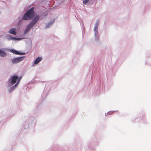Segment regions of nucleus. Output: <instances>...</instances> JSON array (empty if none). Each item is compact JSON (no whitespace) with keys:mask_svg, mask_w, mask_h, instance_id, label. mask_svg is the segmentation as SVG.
Listing matches in <instances>:
<instances>
[{"mask_svg":"<svg viewBox=\"0 0 151 151\" xmlns=\"http://www.w3.org/2000/svg\"><path fill=\"white\" fill-rule=\"evenodd\" d=\"M24 58V57L15 58L12 60V61L13 63H17L22 61Z\"/></svg>","mask_w":151,"mask_h":151,"instance_id":"2","label":"nucleus"},{"mask_svg":"<svg viewBox=\"0 0 151 151\" xmlns=\"http://www.w3.org/2000/svg\"><path fill=\"white\" fill-rule=\"evenodd\" d=\"M89 1V0H85L83 2V3L84 4H86Z\"/></svg>","mask_w":151,"mask_h":151,"instance_id":"10","label":"nucleus"},{"mask_svg":"<svg viewBox=\"0 0 151 151\" xmlns=\"http://www.w3.org/2000/svg\"><path fill=\"white\" fill-rule=\"evenodd\" d=\"M39 19L40 16L39 15H37L34 18L32 21L30 23L34 26L39 20Z\"/></svg>","mask_w":151,"mask_h":151,"instance_id":"3","label":"nucleus"},{"mask_svg":"<svg viewBox=\"0 0 151 151\" xmlns=\"http://www.w3.org/2000/svg\"><path fill=\"white\" fill-rule=\"evenodd\" d=\"M48 27V25H47V26H46V27H45L46 28H47Z\"/></svg>","mask_w":151,"mask_h":151,"instance_id":"13","label":"nucleus"},{"mask_svg":"<svg viewBox=\"0 0 151 151\" xmlns=\"http://www.w3.org/2000/svg\"><path fill=\"white\" fill-rule=\"evenodd\" d=\"M16 29L15 28H12L9 31V33L14 35H16Z\"/></svg>","mask_w":151,"mask_h":151,"instance_id":"9","label":"nucleus"},{"mask_svg":"<svg viewBox=\"0 0 151 151\" xmlns=\"http://www.w3.org/2000/svg\"><path fill=\"white\" fill-rule=\"evenodd\" d=\"M20 80V78L19 79V80H18V82H17V83H16V84L14 85V87H15L17 86V85L18 84V83H19V81Z\"/></svg>","mask_w":151,"mask_h":151,"instance_id":"11","label":"nucleus"},{"mask_svg":"<svg viewBox=\"0 0 151 151\" xmlns=\"http://www.w3.org/2000/svg\"><path fill=\"white\" fill-rule=\"evenodd\" d=\"M34 8L32 7L29 9L24 15L22 18L24 20H29L32 18L35 14V12L34 11Z\"/></svg>","mask_w":151,"mask_h":151,"instance_id":"1","label":"nucleus"},{"mask_svg":"<svg viewBox=\"0 0 151 151\" xmlns=\"http://www.w3.org/2000/svg\"><path fill=\"white\" fill-rule=\"evenodd\" d=\"M33 27V26L30 23H29L26 27L25 29V30L24 32V34H26L27 33V32L29 31V30Z\"/></svg>","mask_w":151,"mask_h":151,"instance_id":"4","label":"nucleus"},{"mask_svg":"<svg viewBox=\"0 0 151 151\" xmlns=\"http://www.w3.org/2000/svg\"><path fill=\"white\" fill-rule=\"evenodd\" d=\"M18 79L17 76H13L12 79L11 83L14 84L16 82L17 80Z\"/></svg>","mask_w":151,"mask_h":151,"instance_id":"6","label":"nucleus"},{"mask_svg":"<svg viewBox=\"0 0 151 151\" xmlns=\"http://www.w3.org/2000/svg\"><path fill=\"white\" fill-rule=\"evenodd\" d=\"M42 60L41 57L37 58L34 61V64H37L39 63Z\"/></svg>","mask_w":151,"mask_h":151,"instance_id":"8","label":"nucleus"},{"mask_svg":"<svg viewBox=\"0 0 151 151\" xmlns=\"http://www.w3.org/2000/svg\"><path fill=\"white\" fill-rule=\"evenodd\" d=\"M10 52L16 55H23L25 54V53L20 52L16 50L12 49L11 50Z\"/></svg>","mask_w":151,"mask_h":151,"instance_id":"5","label":"nucleus"},{"mask_svg":"<svg viewBox=\"0 0 151 151\" xmlns=\"http://www.w3.org/2000/svg\"><path fill=\"white\" fill-rule=\"evenodd\" d=\"M11 38L12 39H13V40H17V38H16L12 37Z\"/></svg>","mask_w":151,"mask_h":151,"instance_id":"12","label":"nucleus"},{"mask_svg":"<svg viewBox=\"0 0 151 151\" xmlns=\"http://www.w3.org/2000/svg\"><path fill=\"white\" fill-rule=\"evenodd\" d=\"M4 49H0V56L1 57H4L6 55V53L4 51Z\"/></svg>","mask_w":151,"mask_h":151,"instance_id":"7","label":"nucleus"}]
</instances>
